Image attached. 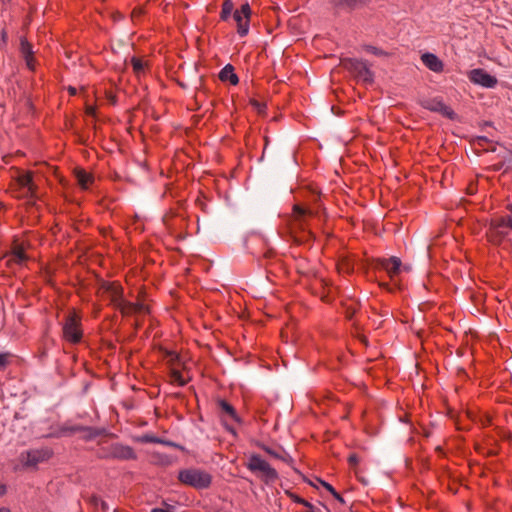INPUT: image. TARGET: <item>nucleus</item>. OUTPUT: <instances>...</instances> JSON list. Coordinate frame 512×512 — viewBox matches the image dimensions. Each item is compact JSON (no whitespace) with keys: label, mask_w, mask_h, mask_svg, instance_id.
I'll use <instances>...</instances> for the list:
<instances>
[{"label":"nucleus","mask_w":512,"mask_h":512,"mask_svg":"<svg viewBox=\"0 0 512 512\" xmlns=\"http://www.w3.org/2000/svg\"><path fill=\"white\" fill-rule=\"evenodd\" d=\"M178 480L197 490L208 489L212 483V475L199 468H186L178 472Z\"/></svg>","instance_id":"obj_2"},{"label":"nucleus","mask_w":512,"mask_h":512,"mask_svg":"<svg viewBox=\"0 0 512 512\" xmlns=\"http://www.w3.org/2000/svg\"><path fill=\"white\" fill-rule=\"evenodd\" d=\"M101 506L104 510L108 509V505L104 501H101Z\"/></svg>","instance_id":"obj_42"},{"label":"nucleus","mask_w":512,"mask_h":512,"mask_svg":"<svg viewBox=\"0 0 512 512\" xmlns=\"http://www.w3.org/2000/svg\"><path fill=\"white\" fill-rule=\"evenodd\" d=\"M469 79L472 83L485 88H494L497 85V78L490 75L481 68L473 69L469 73Z\"/></svg>","instance_id":"obj_10"},{"label":"nucleus","mask_w":512,"mask_h":512,"mask_svg":"<svg viewBox=\"0 0 512 512\" xmlns=\"http://www.w3.org/2000/svg\"><path fill=\"white\" fill-rule=\"evenodd\" d=\"M368 0H330L332 6L338 11L351 12L363 7Z\"/></svg>","instance_id":"obj_11"},{"label":"nucleus","mask_w":512,"mask_h":512,"mask_svg":"<svg viewBox=\"0 0 512 512\" xmlns=\"http://www.w3.org/2000/svg\"><path fill=\"white\" fill-rule=\"evenodd\" d=\"M293 214H294V217H295L296 220L303 221L307 217L313 216L314 213L309 208H304V207H302L300 205H294V207H293Z\"/></svg>","instance_id":"obj_20"},{"label":"nucleus","mask_w":512,"mask_h":512,"mask_svg":"<svg viewBox=\"0 0 512 512\" xmlns=\"http://www.w3.org/2000/svg\"><path fill=\"white\" fill-rule=\"evenodd\" d=\"M237 32L241 37H244L249 32V19L245 18L243 22L237 24Z\"/></svg>","instance_id":"obj_25"},{"label":"nucleus","mask_w":512,"mask_h":512,"mask_svg":"<svg viewBox=\"0 0 512 512\" xmlns=\"http://www.w3.org/2000/svg\"><path fill=\"white\" fill-rule=\"evenodd\" d=\"M132 65L135 71L139 72L143 69V64L141 60L137 58H132Z\"/></svg>","instance_id":"obj_30"},{"label":"nucleus","mask_w":512,"mask_h":512,"mask_svg":"<svg viewBox=\"0 0 512 512\" xmlns=\"http://www.w3.org/2000/svg\"><path fill=\"white\" fill-rule=\"evenodd\" d=\"M147 309H146V306L142 303H133V302H130V301H127L126 300V303L124 304V307L122 309V312L123 313H126V314H129V313H136V312H139V313H142V312H146Z\"/></svg>","instance_id":"obj_19"},{"label":"nucleus","mask_w":512,"mask_h":512,"mask_svg":"<svg viewBox=\"0 0 512 512\" xmlns=\"http://www.w3.org/2000/svg\"><path fill=\"white\" fill-rule=\"evenodd\" d=\"M63 338L70 343H79L82 339L81 319L75 313L65 317L62 324Z\"/></svg>","instance_id":"obj_5"},{"label":"nucleus","mask_w":512,"mask_h":512,"mask_svg":"<svg viewBox=\"0 0 512 512\" xmlns=\"http://www.w3.org/2000/svg\"><path fill=\"white\" fill-rule=\"evenodd\" d=\"M343 65L358 81L369 84L373 82V73L367 62L350 58L344 60Z\"/></svg>","instance_id":"obj_6"},{"label":"nucleus","mask_w":512,"mask_h":512,"mask_svg":"<svg viewBox=\"0 0 512 512\" xmlns=\"http://www.w3.org/2000/svg\"><path fill=\"white\" fill-rule=\"evenodd\" d=\"M510 214L506 217H499L491 222V228L501 233L503 228H511L512 229V205L508 206Z\"/></svg>","instance_id":"obj_15"},{"label":"nucleus","mask_w":512,"mask_h":512,"mask_svg":"<svg viewBox=\"0 0 512 512\" xmlns=\"http://www.w3.org/2000/svg\"><path fill=\"white\" fill-rule=\"evenodd\" d=\"M233 18L237 24L245 20L244 16L240 13V11H235L233 14Z\"/></svg>","instance_id":"obj_34"},{"label":"nucleus","mask_w":512,"mask_h":512,"mask_svg":"<svg viewBox=\"0 0 512 512\" xmlns=\"http://www.w3.org/2000/svg\"><path fill=\"white\" fill-rule=\"evenodd\" d=\"M421 60L423 64L430 69L433 72H441L443 70V63L442 61L433 53H424L421 56Z\"/></svg>","instance_id":"obj_14"},{"label":"nucleus","mask_w":512,"mask_h":512,"mask_svg":"<svg viewBox=\"0 0 512 512\" xmlns=\"http://www.w3.org/2000/svg\"><path fill=\"white\" fill-rule=\"evenodd\" d=\"M141 441L145 442V443H158V442H160V440L158 438L153 437V436H149V435L143 436Z\"/></svg>","instance_id":"obj_32"},{"label":"nucleus","mask_w":512,"mask_h":512,"mask_svg":"<svg viewBox=\"0 0 512 512\" xmlns=\"http://www.w3.org/2000/svg\"><path fill=\"white\" fill-rule=\"evenodd\" d=\"M365 49H366L367 52H369V53H371L373 55H376V56H381V55L384 54V52L381 49H379V48H377L375 46L368 45V46L365 47Z\"/></svg>","instance_id":"obj_28"},{"label":"nucleus","mask_w":512,"mask_h":512,"mask_svg":"<svg viewBox=\"0 0 512 512\" xmlns=\"http://www.w3.org/2000/svg\"><path fill=\"white\" fill-rule=\"evenodd\" d=\"M27 260V255L25 254L24 250L20 247L15 248L11 253V258L9 262H13L16 264L21 265Z\"/></svg>","instance_id":"obj_21"},{"label":"nucleus","mask_w":512,"mask_h":512,"mask_svg":"<svg viewBox=\"0 0 512 512\" xmlns=\"http://www.w3.org/2000/svg\"><path fill=\"white\" fill-rule=\"evenodd\" d=\"M116 512V511H115Z\"/></svg>","instance_id":"obj_44"},{"label":"nucleus","mask_w":512,"mask_h":512,"mask_svg":"<svg viewBox=\"0 0 512 512\" xmlns=\"http://www.w3.org/2000/svg\"><path fill=\"white\" fill-rule=\"evenodd\" d=\"M105 457L108 459H116V460H135L137 455L132 447L128 445H123L121 443H113L110 445L107 450Z\"/></svg>","instance_id":"obj_8"},{"label":"nucleus","mask_w":512,"mask_h":512,"mask_svg":"<svg viewBox=\"0 0 512 512\" xmlns=\"http://www.w3.org/2000/svg\"><path fill=\"white\" fill-rule=\"evenodd\" d=\"M0 512H11L9 508L7 507H1Z\"/></svg>","instance_id":"obj_41"},{"label":"nucleus","mask_w":512,"mask_h":512,"mask_svg":"<svg viewBox=\"0 0 512 512\" xmlns=\"http://www.w3.org/2000/svg\"><path fill=\"white\" fill-rule=\"evenodd\" d=\"M238 11H240V13L244 16V18L250 19L251 8H250V5L248 2H245L244 4H242Z\"/></svg>","instance_id":"obj_27"},{"label":"nucleus","mask_w":512,"mask_h":512,"mask_svg":"<svg viewBox=\"0 0 512 512\" xmlns=\"http://www.w3.org/2000/svg\"><path fill=\"white\" fill-rule=\"evenodd\" d=\"M297 502L302 504V505H304V506H306V507H308V508H312V504L309 503L308 501L304 500V499L299 498L297 500Z\"/></svg>","instance_id":"obj_38"},{"label":"nucleus","mask_w":512,"mask_h":512,"mask_svg":"<svg viewBox=\"0 0 512 512\" xmlns=\"http://www.w3.org/2000/svg\"><path fill=\"white\" fill-rule=\"evenodd\" d=\"M331 494H332V495H333V497H334L337 501H339L340 503H344V502H345V501H344V499H343V497H342V496H341V495H340L336 490H334V493H331Z\"/></svg>","instance_id":"obj_37"},{"label":"nucleus","mask_w":512,"mask_h":512,"mask_svg":"<svg viewBox=\"0 0 512 512\" xmlns=\"http://www.w3.org/2000/svg\"><path fill=\"white\" fill-rule=\"evenodd\" d=\"M348 461L352 466H354L359 462V458L356 454H352L349 456Z\"/></svg>","instance_id":"obj_35"},{"label":"nucleus","mask_w":512,"mask_h":512,"mask_svg":"<svg viewBox=\"0 0 512 512\" xmlns=\"http://www.w3.org/2000/svg\"><path fill=\"white\" fill-rule=\"evenodd\" d=\"M77 432H83L84 433L83 438L85 440H91L100 435V431L95 428H92V427H87V426H82V425L63 424V425H59L56 427H51L50 432L48 434L44 435V437H46V438H61V437L71 436Z\"/></svg>","instance_id":"obj_3"},{"label":"nucleus","mask_w":512,"mask_h":512,"mask_svg":"<svg viewBox=\"0 0 512 512\" xmlns=\"http://www.w3.org/2000/svg\"><path fill=\"white\" fill-rule=\"evenodd\" d=\"M316 481L321 484L327 491H329L330 493H334V487L332 485H330L329 483L317 478Z\"/></svg>","instance_id":"obj_31"},{"label":"nucleus","mask_w":512,"mask_h":512,"mask_svg":"<svg viewBox=\"0 0 512 512\" xmlns=\"http://www.w3.org/2000/svg\"><path fill=\"white\" fill-rule=\"evenodd\" d=\"M402 262L398 257H390L387 259H381L379 261V267L385 270L390 277H394L399 274L401 270Z\"/></svg>","instance_id":"obj_12"},{"label":"nucleus","mask_w":512,"mask_h":512,"mask_svg":"<svg viewBox=\"0 0 512 512\" xmlns=\"http://www.w3.org/2000/svg\"><path fill=\"white\" fill-rule=\"evenodd\" d=\"M170 379L173 383H176L179 386H184L187 382L181 372L175 369L171 370Z\"/></svg>","instance_id":"obj_24"},{"label":"nucleus","mask_w":512,"mask_h":512,"mask_svg":"<svg viewBox=\"0 0 512 512\" xmlns=\"http://www.w3.org/2000/svg\"><path fill=\"white\" fill-rule=\"evenodd\" d=\"M53 452L48 447L29 449L22 451L17 457V462L13 466L14 471H35L38 465L48 461Z\"/></svg>","instance_id":"obj_1"},{"label":"nucleus","mask_w":512,"mask_h":512,"mask_svg":"<svg viewBox=\"0 0 512 512\" xmlns=\"http://www.w3.org/2000/svg\"><path fill=\"white\" fill-rule=\"evenodd\" d=\"M69 92H70L72 95H74V94H76V89H75V88H73V87H70V88H69Z\"/></svg>","instance_id":"obj_43"},{"label":"nucleus","mask_w":512,"mask_h":512,"mask_svg":"<svg viewBox=\"0 0 512 512\" xmlns=\"http://www.w3.org/2000/svg\"><path fill=\"white\" fill-rule=\"evenodd\" d=\"M219 78L221 81H229L232 85L239 83L238 76L234 73V67L231 64L225 65L219 72Z\"/></svg>","instance_id":"obj_16"},{"label":"nucleus","mask_w":512,"mask_h":512,"mask_svg":"<svg viewBox=\"0 0 512 512\" xmlns=\"http://www.w3.org/2000/svg\"><path fill=\"white\" fill-rule=\"evenodd\" d=\"M217 404H218V407L221 410L222 418H228V419H230V420H232L234 422H237V423L241 422V419L238 416L235 408L230 403H228L224 399H219Z\"/></svg>","instance_id":"obj_13"},{"label":"nucleus","mask_w":512,"mask_h":512,"mask_svg":"<svg viewBox=\"0 0 512 512\" xmlns=\"http://www.w3.org/2000/svg\"><path fill=\"white\" fill-rule=\"evenodd\" d=\"M21 52L25 58L26 64L30 69H34L33 66V50L30 43L26 40H21Z\"/></svg>","instance_id":"obj_18"},{"label":"nucleus","mask_w":512,"mask_h":512,"mask_svg":"<svg viewBox=\"0 0 512 512\" xmlns=\"http://www.w3.org/2000/svg\"><path fill=\"white\" fill-rule=\"evenodd\" d=\"M420 105L424 109L440 113L448 119H455V112L449 106H447L440 97L422 99L420 101Z\"/></svg>","instance_id":"obj_7"},{"label":"nucleus","mask_w":512,"mask_h":512,"mask_svg":"<svg viewBox=\"0 0 512 512\" xmlns=\"http://www.w3.org/2000/svg\"><path fill=\"white\" fill-rule=\"evenodd\" d=\"M151 512H174L171 509L154 508Z\"/></svg>","instance_id":"obj_40"},{"label":"nucleus","mask_w":512,"mask_h":512,"mask_svg":"<svg viewBox=\"0 0 512 512\" xmlns=\"http://www.w3.org/2000/svg\"><path fill=\"white\" fill-rule=\"evenodd\" d=\"M11 354L8 352L2 353L0 352V370H4L9 363V358Z\"/></svg>","instance_id":"obj_26"},{"label":"nucleus","mask_w":512,"mask_h":512,"mask_svg":"<svg viewBox=\"0 0 512 512\" xmlns=\"http://www.w3.org/2000/svg\"><path fill=\"white\" fill-rule=\"evenodd\" d=\"M234 4L232 0H224L222 4V10L220 13V19L222 21H227L233 11Z\"/></svg>","instance_id":"obj_23"},{"label":"nucleus","mask_w":512,"mask_h":512,"mask_svg":"<svg viewBox=\"0 0 512 512\" xmlns=\"http://www.w3.org/2000/svg\"><path fill=\"white\" fill-rule=\"evenodd\" d=\"M262 449L268 453L269 455H271L272 457L278 459L280 457V453L277 452L276 450L268 447V446H263Z\"/></svg>","instance_id":"obj_29"},{"label":"nucleus","mask_w":512,"mask_h":512,"mask_svg":"<svg viewBox=\"0 0 512 512\" xmlns=\"http://www.w3.org/2000/svg\"><path fill=\"white\" fill-rule=\"evenodd\" d=\"M252 105L259 111V112H263L264 109H265V106L260 104L259 102H257L256 100H253L252 101Z\"/></svg>","instance_id":"obj_36"},{"label":"nucleus","mask_w":512,"mask_h":512,"mask_svg":"<svg viewBox=\"0 0 512 512\" xmlns=\"http://www.w3.org/2000/svg\"><path fill=\"white\" fill-rule=\"evenodd\" d=\"M246 466L252 473L258 474L266 483L275 482L278 479L277 471L258 454H252L248 458Z\"/></svg>","instance_id":"obj_4"},{"label":"nucleus","mask_w":512,"mask_h":512,"mask_svg":"<svg viewBox=\"0 0 512 512\" xmlns=\"http://www.w3.org/2000/svg\"><path fill=\"white\" fill-rule=\"evenodd\" d=\"M77 181L79 185L83 189H88L89 185L92 183L93 178L90 174L86 173L85 171H78L76 174Z\"/></svg>","instance_id":"obj_22"},{"label":"nucleus","mask_w":512,"mask_h":512,"mask_svg":"<svg viewBox=\"0 0 512 512\" xmlns=\"http://www.w3.org/2000/svg\"><path fill=\"white\" fill-rule=\"evenodd\" d=\"M278 459L286 463L292 462L291 456L286 452L280 453V457Z\"/></svg>","instance_id":"obj_33"},{"label":"nucleus","mask_w":512,"mask_h":512,"mask_svg":"<svg viewBox=\"0 0 512 512\" xmlns=\"http://www.w3.org/2000/svg\"><path fill=\"white\" fill-rule=\"evenodd\" d=\"M7 492V486L3 483H0V497L5 495Z\"/></svg>","instance_id":"obj_39"},{"label":"nucleus","mask_w":512,"mask_h":512,"mask_svg":"<svg viewBox=\"0 0 512 512\" xmlns=\"http://www.w3.org/2000/svg\"><path fill=\"white\" fill-rule=\"evenodd\" d=\"M18 182L20 186L26 190L27 194L33 195L35 186L33 183V178L30 173H25L19 176Z\"/></svg>","instance_id":"obj_17"},{"label":"nucleus","mask_w":512,"mask_h":512,"mask_svg":"<svg viewBox=\"0 0 512 512\" xmlns=\"http://www.w3.org/2000/svg\"><path fill=\"white\" fill-rule=\"evenodd\" d=\"M101 290L103 294H106L112 304L122 311L126 300L123 297V289L121 286L115 283H103L101 286Z\"/></svg>","instance_id":"obj_9"}]
</instances>
